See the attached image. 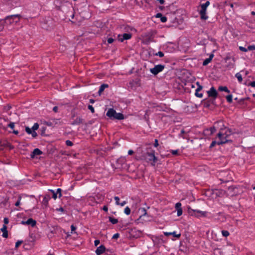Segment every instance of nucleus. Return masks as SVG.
<instances>
[{"label":"nucleus","instance_id":"1","mask_svg":"<svg viewBox=\"0 0 255 255\" xmlns=\"http://www.w3.org/2000/svg\"><path fill=\"white\" fill-rule=\"evenodd\" d=\"M21 17V14H16L7 15L3 19L0 20L4 27L5 26L10 25L13 23H18Z\"/></svg>","mask_w":255,"mask_h":255},{"label":"nucleus","instance_id":"2","mask_svg":"<svg viewBox=\"0 0 255 255\" xmlns=\"http://www.w3.org/2000/svg\"><path fill=\"white\" fill-rule=\"evenodd\" d=\"M141 159L145 160L147 162L152 161L151 163L152 166H154L158 160L157 157L155 156V151L153 149H150L149 151H147L142 153Z\"/></svg>","mask_w":255,"mask_h":255},{"label":"nucleus","instance_id":"3","mask_svg":"<svg viewBox=\"0 0 255 255\" xmlns=\"http://www.w3.org/2000/svg\"><path fill=\"white\" fill-rule=\"evenodd\" d=\"M106 116L112 120H122L125 119V116L122 113H117L113 108H110L108 110Z\"/></svg>","mask_w":255,"mask_h":255},{"label":"nucleus","instance_id":"4","mask_svg":"<svg viewBox=\"0 0 255 255\" xmlns=\"http://www.w3.org/2000/svg\"><path fill=\"white\" fill-rule=\"evenodd\" d=\"M187 211L190 216H194L198 218L201 217H206L207 216V211H202L199 210H194L192 209L190 206L187 207Z\"/></svg>","mask_w":255,"mask_h":255},{"label":"nucleus","instance_id":"5","mask_svg":"<svg viewBox=\"0 0 255 255\" xmlns=\"http://www.w3.org/2000/svg\"><path fill=\"white\" fill-rule=\"evenodd\" d=\"M53 3L57 9L60 10H63L65 6L72 7V3L68 0H54Z\"/></svg>","mask_w":255,"mask_h":255},{"label":"nucleus","instance_id":"6","mask_svg":"<svg viewBox=\"0 0 255 255\" xmlns=\"http://www.w3.org/2000/svg\"><path fill=\"white\" fill-rule=\"evenodd\" d=\"M210 1L207 0L205 3L201 4V9L199 11L200 18L202 20H206L208 18L207 15V8L210 5Z\"/></svg>","mask_w":255,"mask_h":255},{"label":"nucleus","instance_id":"7","mask_svg":"<svg viewBox=\"0 0 255 255\" xmlns=\"http://www.w3.org/2000/svg\"><path fill=\"white\" fill-rule=\"evenodd\" d=\"M165 68V66L161 64L155 65L153 68L150 69V72L154 75H156L160 72L162 71Z\"/></svg>","mask_w":255,"mask_h":255},{"label":"nucleus","instance_id":"8","mask_svg":"<svg viewBox=\"0 0 255 255\" xmlns=\"http://www.w3.org/2000/svg\"><path fill=\"white\" fill-rule=\"evenodd\" d=\"M132 34L130 33H125L123 34H119L118 39L119 41L122 42L125 40H128L131 38Z\"/></svg>","mask_w":255,"mask_h":255},{"label":"nucleus","instance_id":"9","mask_svg":"<svg viewBox=\"0 0 255 255\" xmlns=\"http://www.w3.org/2000/svg\"><path fill=\"white\" fill-rule=\"evenodd\" d=\"M208 96L211 98L216 99L218 97V92L214 87H212L209 91H207Z\"/></svg>","mask_w":255,"mask_h":255},{"label":"nucleus","instance_id":"10","mask_svg":"<svg viewBox=\"0 0 255 255\" xmlns=\"http://www.w3.org/2000/svg\"><path fill=\"white\" fill-rule=\"evenodd\" d=\"M20 223L23 225H30L34 227L36 224V221L32 218H29L27 221H21Z\"/></svg>","mask_w":255,"mask_h":255},{"label":"nucleus","instance_id":"11","mask_svg":"<svg viewBox=\"0 0 255 255\" xmlns=\"http://www.w3.org/2000/svg\"><path fill=\"white\" fill-rule=\"evenodd\" d=\"M43 153L42 151L40 150L39 148H35L33 151L30 153V157L31 158H34L36 155H40Z\"/></svg>","mask_w":255,"mask_h":255},{"label":"nucleus","instance_id":"12","mask_svg":"<svg viewBox=\"0 0 255 255\" xmlns=\"http://www.w3.org/2000/svg\"><path fill=\"white\" fill-rule=\"evenodd\" d=\"M216 123V125L218 127V129L220 130V131L222 132V131L224 129H226L227 127L224 124V122L222 121H219Z\"/></svg>","mask_w":255,"mask_h":255},{"label":"nucleus","instance_id":"13","mask_svg":"<svg viewBox=\"0 0 255 255\" xmlns=\"http://www.w3.org/2000/svg\"><path fill=\"white\" fill-rule=\"evenodd\" d=\"M175 208L177 211V215L179 217L182 215L183 211L181 208V203L178 202L175 204Z\"/></svg>","mask_w":255,"mask_h":255},{"label":"nucleus","instance_id":"14","mask_svg":"<svg viewBox=\"0 0 255 255\" xmlns=\"http://www.w3.org/2000/svg\"><path fill=\"white\" fill-rule=\"evenodd\" d=\"M106 248L103 245H101L98 247L95 251L97 255H101L103 254L106 251Z\"/></svg>","mask_w":255,"mask_h":255},{"label":"nucleus","instance_id":"15","mask_svg":"<svg viewBox=\"0 0 255 255\" xmlns=\"http://www.w3.org/2000/svg\"><path fill=\"white\" fill-rule=\"evenodd\" d=\"M218 127L216 125V123H214V125L213 127H211L209 129H206L205 130V132L206 133L210 131V133H208L209 135L213 134L214 132L216 131L217 130H218Z\"/></svg>","mask_w":255,"mask_h":255},{"label":"nucleus","instance_id":"16","mask_svg":"<svg viewBox=\"0 0 255 255\" xmlns=\"http://www.w3.org/2000/svg\"><path fill=\"white\" fill-rule=\"evenodd\" d=\"M83 122V120L80 117H77L75 119H74L73 121L71 123V125H78L81 124H82Z\"/></svg>","mask_w":255,"mask_h":255},{"label":"nucleus","instance_id":"17","mask_svg":"<svg viewBox=\"0 0 255 255\" xmlns=\"http://www.w3.org/2000/svg\"><path fill=\"white\" fill-rule=\"evenodd\" d=\"M0 231L2 232V236L4 238H7L8 237V232L7 230V227L5 225H3Z\"/></svg>","mask_w":255,"mask_h":255},{"label":"nucleus","instance_id":"18","mask_svg":"<svg viewBox=\"0 0 255 255\" xmlns=\"http://www.w3.org/2000/svg\"><path fill=\"white\" fill-rule=\"evenodd\" d=\"M163 233L165 236H168L169 235H171V236H173V237H176L177 238H179L181 236L180 233L177 234L176 232L175 231H174L173 232H164Z\"/></svg>","mask_w":255,"mask_h":255},{"label":"nucleus","instance_id":"19","mask_svg":"<svg viewBox=\"0 0 255 255\" xmlns=\"http://www.w3.org/2000/svg\"><path fill=\"white\" fill-rule=\"evenodd\" d=\"M51 197L50 195H46L44 196L42 201V203L45 207H47L48 205V202L50 200Z\"/></svg>","mask_w":255,"mask_h":255},{"label":"nucleus","instance_id":"20","mask_svg":"<svg viewBox=\"0 0 255 255\" xmlns=\"http://www.w3.org/2000/svg\"><path fill=\"white\" fill-rule=\"evenodd\" d=\"M214 54H211L209 56V57L208 58H206V59H205L203 62V66H206L212 60L213 57H214Z\"/></svg>","mask_w":255,"mask_h":255},{"label":"nucleus","instance_id":"21","mask_svg":"<svg viewBox=\"0 0 255 255\" xmlns=\"http://www.w3.org/2000/svg\"><path fill=\"white\" fill-rule=\"evenodd\" d=\"M129 84L131 86H140V80L138 78H136L134 80H132V81H130Z\"/></svg>","mask_w":255,"mask_h":255},{"label":"nucleus","instance_id":"22","mask_svg":"<svg viewBox=\"0 0 255 255\" xmlns=\"http://www.w3.org/2000/svg\"><path fill=\"white\" fill-rule=\"evenodd\" d=\"M109 87V85L108 84H102L100 88H99V91H98V95L99 96H100L102 94V93L104 91V90Z\"/></svg>","mask_w":255,"mask_h":255},{"label":"nucleus","instance_id":"23","mask_svg":"<svg viewBox=\"0 0 255 255\" xmlns=\"http://www.w3.org/2000/svg\"><path fill=\"white\" fill-rule=\"evenodd\" d=\"M53 126H55L56 125H61L62 124V123L60 121V119H55V118H52L51 119Z\"/></svg>","mask_w":255,"mask_h":255},{"label":"nucleus","instance_id":"24","mask_svg":"<svg viewBox=\"0 0 255 255\" xmlns=\"http://www.w3.org/2000/svg\"><path fill=\"white\" fill-rule=\"evenodd\" d=\"M109 221L113 225L116 224L118 223V220L116 219L113 217L109 216Z\"/></svg>","mask_w":255,"mask_h":255},{"label":"nucleus","instance_id":"25","mask_svg":"<svg viewBox=\"0 0 255 255\" xmlns=\"http://www.w3.org/2000/svg\"><path fill=\"white\" fill-rule=\"evenodd\" d=\"M220 141H216V140L212 141V142H211V143L209 146V148H212L217 144V145H222V143H220Z\"/></svg>","mask_w":255,"mask_h":255},{"label":"nucleus","instance_id":"26","mask_svg":"<svg viewBox=\"0 0 255 255\" xmlns=\"http://www.w3.org/2000/svg\"><path fill=\"white\" fill-rule=\"evenodd\" d=\"M217 137L219 138V140L221 141L222 140H225V138L226 139V138L224 136V133L223 132L219 131V132L217 134Z\"/></svg>","mask_w":255,"mask_h":255},{"label":"nucleus","instance_id":"27","mask_svg":"<svg viewBox=\"0 0 255 255\" xmlns=\"http://www.w3.org/2000/svg\"><path fill=\"white\" fill-rule=\"evenodd\" d=\"M226 99L227 100V101L229 103H232L233 102V96L232 95L230 94L226 96Z\"/></svg>","mask_w":255,"mask_h":255},{"label":"nucleus","instance_id":"28","mask_svg":"<svg viewBox=\"0 0 255 255\" xmlns=\"http://www.w3.org/2000/svg\"><path fill=\"white\" fill-rule=\"evenodd\" d=\"M235 77L238 79V80L240 83H241L242 82V76L240 73H236L235 75Z\"/></svg>","mask_w":255,"mask_h":255},{"label":"nucleus","instance_id":"29","mask_svg":"<svg viewBox=\"0 0 255 255\" xmlns=\"http://www.w3.org/2000/svg\"><path fill=\"white\" fill-rule=\"evenodd\" d=\"M152 41L151 37L146 38L143 40V43L146 45L149 44Z\"/></svg>","mask_w":255,"mask_h":255},{"label":"nucleus","instance_id":"30","mask_svg":"<svg viewBox=\"0 0 255 255\" xmlns=\"http://www.w3.org/2000/svg\"><path fill=\"white\" fill-rule=\"evenodd\" d=\"M200 91H197V89L195 90V95L196 97L198 98H202L203 97V94L202 93H199Z\"/></svg>","mask_w":255,"mask_h":255},{"label":"nucleus","instance_id":"31","mask_svg":"<svg viewBox=\"0 0 255 255\" xmlns=\"http://www.w3.org/2000/svg\"><path fill=\"white\" fill-rule=\"evenodd\" d=\"M48 191L49 192H50L51 193H52V198L55 200L58 197L56 194V192L54 190H52V189H49Z\"/></svg>","mask_w":255,"mask_h":255},{"label":"nucleus","instance_id":"32","mask_svg":"<svg viewBox=\"0 0 255 255\" xmlns=\"http://www.w3.org/2000/svg\"><path fill=\"white\" fill-rule=\"evenodd\" d=\"M233 142V141L232 140H230V139H226L225 138V140H222L220 141V143H222V144H225V143H232Z\"/></svg>","mask_w":255,"mask_h":255},{"label":"nucleus","instance_id":"33","mask_svg":"<svg viewBox=\"0 0 255 255\" xmlns=\"http://www.w3.org/2000/svg\"><path fill=\"white\" fill-rule=\"evenodd\" d=\"M221 233L222 236L225 237H227L230 235L229 232L227 230H222Z\"/></svg>","mask_w":255,"mask_h":255},{"label":"nucleus","instance_id":"34","mask_svg":"<svg viewBox=\"0 0 255 255\" xmlns=\"http://www.w3.org/2000/svg\"><path fill=\"white\" fill-rule=\"evenodd\" d=\"M39 128V124L37 123L34 124L33 126L31 128V129H32V131H35L37 130Z\"/></svg>","mask_w":255,"mask_h":255},{"label":"nucleus","instance_id":"35","mask_svg":"<svg viewBox=\"0 0 255 255\" xmlns=\"http://www.w3.org/2000/svg\"><path fill=\"white\" fill-rule=\"evenodd\" d=\"M131 212L130 209L128 207H127L125 210H124V213L127 215H128L130 214Z\"/></svg>","mask_w":255,"mask_h":255},{"label":"nucleus","instance_id":"36","mask_svg":"<svg viewBox=\"0 0 255 255\" xmlns=\"http://www.w3.org/2000/svg\"><path fill=\"white\" fill-rule=\"evenodd\" d=\"M170 152L172 153L174 155H178L179 154V150H171L170 151Z\"/></svg>","mask_w":255,"mask_h":255},{"label":"nucleus","instance_id":"37","mask_svg":"<svg viewBox=\"0 0 255 255\" xmlns=\"http://www.w3.org/2000/svg\"><path fill=\"white\" fill-rule=\"evenodd\" d=\"M61 191H62V190L60 188L57 189V190L56 191V195H57L58 194L59 198H60L62 196Z\"/></svg>","mask_w":255,"mask_h":255},{"label":"nucleus","instance_id":"38","mask_svg":"<svg viewBox=\"0 0 255 255\" xmlns=\"http://www.w3.org/2000/svg\"><path fill=\"white\" fill-rule=\"evenodd\" d=\"M25 131L27 132V134H30L32 133V129L31 128H29L28 127H25Z\"/></svg>","mask_w":255,"mask_h":255},{"label":"nucleus","instance_id":"39","mask_svg":"<svg viewBox=\"0 0 255 255\" xmlns=\"http://www.w3.org/2000/svg\"><path fill=\"white\" fill-rule=\"evenodd\" d=\"M45 124L49 127H54L51 119L48 121L45 122Z\"/></svg>","mask_w":255,"mask_h":255},{"label":"nucleus","instance_id":"40","mask_svg":"<svg viewBox=\"0 0 255 255\" xmlns=\"http://www.w3.org/2000/svg\"><path fill=\"white\" fill-rule=\"evenodd\" d=\"M46 127H43L41 128L40 129V130H41V133L40 134L42 135V136H44L45 135V131L46 130Z\"/></svg>","mask_w":255,"mask_h":255},{"label":"nucleus","instance_id":"41","mask_svg":"<svg viewBox=\"0 0 255 255\" xmlns=\"http://www.w3.org/2000/svg\"><path fill=\"white\" fill-rule=\"evenodd\" d=\"M227 87L226 86H220L218 88V90L220 91H224L227 90Z\"/></svg>","mask_w":255,"mask_h":255},{"label":"nucleus","instance_id":"42","mask_svg":"<svg viewBox=\"0 0 255 255\" xmlns=\"http://www.w3.org/2000/svg\"><path fill=\"white\" fill-rule=\"evenodd\" d=\"M21 199V197L20 196H18L17 200L15 203V206L17 207L20 205V202Z\"/></svg>","mask_w":255,"mask_h":255},{"label":"nucleus","instance_id":"43","mask_svg":"<svg viewBox=\"0 0 255 255\" xmlns=\"http://www.w3.org/2000/svg\"><path fill=\"white\" fill-rule=\"evenodd\" d=\"M65 143L67 146H71L73 145V142L70 140H66Z\"/></svg>","mask_w":255,"mask_h":255},{"label":"nucleus","instance_id":"44","mask_svg":"<svg viewBox=\"0 0 255 255\" xmlns=\"http://www.w3.org/2000/svg\"><path fill=\"white\" fill-rule=\"evenodd\" d=\"M203 105H204V107H205V108H209L211 104H210L209 101H208L207 102H204L203 103Z\"/></svg>","mask_w":255,"mask_h":255},{"label":"nucleus","instance_id":"45","mask_svg":"<svg viewBox=\"0 0 255 255\" xmlns=\"http://www.w3.org/2000/svg\"><path fill=\"white\" fill-rule=\"evenodd\" d=\"M155 55L158 56L160 57H163L164 56V53L162 51H158L157 53L155 54Z\"/></svg>","mask_w":255,"mask_h":255},{"label":"nucleus","instance_id":"46","mask_svg":"<svg viewBox=\"0 0 255 255\" xmlns=\"http://www.w3.org/2000/svg\"><path fill=\"white\" fill-rule=\"evenodd\" d=\"M142 213V216H145L147 215L146 210L145 208H141L140 209Z\"/></svg>","mask_w":255,"mask_h":255},{"label":"nucleus","instance_id":"47","mask_svg":"<svg viewBox=\"0 0 255 255\" xmlns=\"http://www.w3.org/2000/svg\"><path fill=\"white\" fill-rule=\"evenodd\" d=\"M255 50V45H249L248 46V50L251 51V50Z\"/></svg>","mask_w":255,"mask_h":255},{"label":"nucleus","instance_id":"48","mask_svg":"<svg viewBox=\"0 0 255 255\" xmlns=\"http://www.w3.org/2000/svg\"><path fill=\"white\" fill-rule=\"evenodd\" d=\"M23 243L22 241H18L15 243V248H17L22 243Z\"/></svg>","mask_w":255,"mask_h":255},{"label":"nucleus","instance_id":"49","mask_svg":"<svg viewBox=\"0 0 255 255\" xmlns=\"http://www.w3.org/2000/svg\"><path fill=\"white\" fill-rule=\"evenodd\" d=\"M14 123L10 122V123L7 125V127L10 128L11 129H13L14 128Z\"/></svg>","mask_w":255,"mask_h":255},{"label":"nucleus","instance_id":"50","mask_svg":"<svg viewBox=\"0 0 255 255\" xmlns=\"http://www.w3.org/2000/svg\"><path fill=\"white\" fill-rule=\"evenodd\" d=\"M88 108L89 110H90L91 111L92 113H94L95 110H94V107L92 105H89L88 107Z\"/></svg>","mask_w":255,"mask_h":255},{"label":"nucleus","instance_id":"51","mask_svg":"<svg viewBox=\"0 0 255 255\" xmlns=\"http://www.w3.org/2000/svg\"><path fill=\"white\" fill-rule=\"evenodd\" d=\"M115 41V39L112 37H110L107 39V42L109 44L112 43Z\"/></svg>","mask_w":255,"mask_h":255},{"label":"nucleus","instance_id":"52","mask_svg":"<svg viewBox=\"0 0 255 255\" xmlns=\"http://www.w3.org/2000/svg\"><path fill=\"white\" fill-rule=\"evenodd\" d=\"M115 200L116 201V204L117 205H120V198L118 196H115L114 197Z\"/></svg>","mask_w":255,"mask_h":255},{"label":"nucleus","instance_id":"53","mask_svg":"<svg viewBox=\"0 0 255 255\" xmlns=\"http://www.w3.org/2000/svg\"><path fill=\"white\" fill-rule=\"evenodd\" d=\"M239 49L241 51H243V52H247L248 51V48H246L244 47H243V46H240L239 47Z\"/></svg>","mask_w":255,"mask_h":255},{"label":"nucleus","instance_id":"54","mask_svg":"<svg viewBox=\"0 0 255 255\" xmlns=\"http://www.w3.org/2000/svg\"><path fill=\"white\" fill-rule=\"evenodd\" d=\"M167 17L165 16H162L160 20L162 22H165L167 21Z\"/></svg>","mask_w":255,"mask_h":255},{"label":"nucleus","instance_id":"55","mask_svg":"<svg viewBox=\"0 0 255 255\" xmlns=\"http://www.w3.org/2000/svg\"><path fill=\"white\" fill-rule=\"evenodd\" d=\"M158 145H159V144H158V139H155L154 143L153 144V146L155 147H157Z\"/></svg>","mask_w":255,"mask_h":255},{"label":"nucleus","instance_id":"56","mask_svg":"<svg viewBox=\"0 0 255 255\" xmlns=\"http://www.w3.org/2000/svg\"><path fill=\"white\" fill-rule=\"evenodd\" d=\"M120 237V234L119 233H116L114 234L112 237L113 239H117Z\"/></svg>","mask_w":255,"mask_h":255},{"label":"nucleus","instance_id":"57","mask_svg":"<svg viewBox=\"0 0 255 255\" xmlns=\"http://www.w3.org/2000/svg\"><path fill=\"white\" fill-rule=\"evenodd\" d=\"M197 84L198 85V88H197V91H201L202 89H203V86L200 85L198 82H197Z\"/></svg>","mask_w":255,"mask_h":255},{"label":"nucleus","instance_id":"58","mask_svg":"<svg viewBox=\"0 0 255 255\" xmlns=\"http://www.w3.org/2000/svg\"><path fill=\"white\" fill-rule=\"evenodd\" d=\"M77 228L76 226H75L74 225H72L71 226V233H72L73 232H74L76 230Z\"/></svg>","mask_w":255,"mask_h":255},{"label":"nucleus","instance_id":"59","mask_svg":"<svg viewBox=\"0 0 255 255\" xmlns=\"http://www.w3.org/2000/svg\"><path fill=\"white\" fill-rule=\"evenodd\" d=\"M226 129H227V131L229 132V134H232L234 133L231 128H227Z\"/></svg>","mask_w":255,"mask_h":255},{"label":"nucleus","instance_id":"60","mask_svg":"<svg viewBox=\"0 0 255 255\" xmlns=\"http://www.w3.org/2000/svg\"><path fill=\"white\" fill-rule=\"evenodd\" d=\"M4 29L3 24L1 21V20H0V32L2 31Z\"/></svg>","mask_w":255,"mask_h":255},{"label":"nucleus","instance_id":"61","mask_svg":"<svg viewBox=\"0 0 255 255\" xmlns=\"http://www.w3.org/2000/svg\"><path fill=\"white\" fill-rule=\"evenodd\" d=\"M56 211H59V212H65V210H64L63 208L62 207H60L59 208H56Z\"/></svg>","mask_w":255,"mask_h":255},{"label":"nucleus","instance_id":"62","mask_svg":"<svg viewBox=\"0 0 255 255\" xmlns=\"http://www.w3.org/2000/svg\"><path fill=\"white\" fill-rule=\"evenodd\" d=\"M30 134H31L32 136L34 138H35L37 136V134L35 131H32V133Z\"/></svg>","mask_w":255,"mask_h":255},{"label":"nucleus","instance_id":"63","mask_svg":"<svg viewBox=\"0 0 255 255\" xmlns=\"http://www.w3.org/2000/svg\"><path fill=\"white\" fill-rule=\"evenodd\" d=\"M3 222H4V224L3 225H5L6 224H7L9 222V220L7 218H4V219H3Z\"/></svg>","mask_w":255,"mask_h":255},{"label":"nucleus","instance_id":"64","mask_svg":"<svg viewBox=\"0 0 255 255\" xmlns=\"http://www.w3.org/2000/svg\"><path fill=\"white\" fill-rule=\"evenodd\" d=\"M249 85L252 86V87H255V81H254L250 82Z\"/></svg>","mask_w":255,"mask_h":255}]
</instances>
